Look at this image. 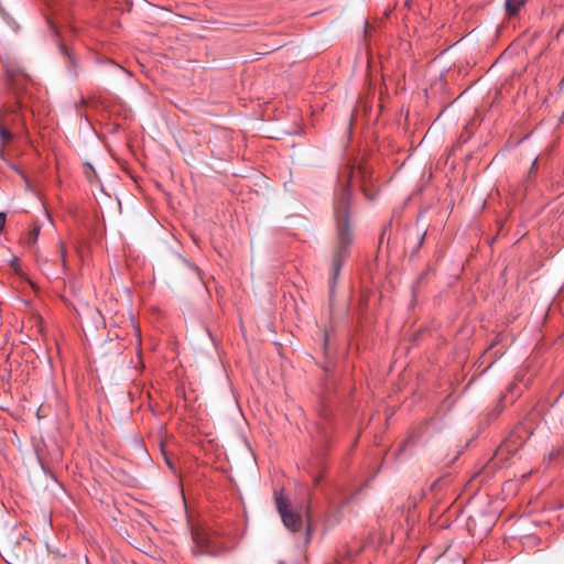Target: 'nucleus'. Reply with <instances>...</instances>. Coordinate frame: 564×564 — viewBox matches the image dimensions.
I'll use <instances>...</instances> for the list:
<instances>
[{
	"label": "nucleus",
	"mask_w": 564,
	"mask_h": 564,
	"mask_svg": "<svg viewBox=\"0 0 564 564\" xmlns=\"http://www.w3.org/2000/svg\"><path fill=\"white\" fill-rule=\"evenodd\" d=\"M352 171H348L347 183L343 186L341 192L337 194L335 199L334 213L336 223V239L332 253V273L330 288L338 279L343 263L350 257V250L354 242V236L350 228V198L349 189Z\"/></svg>",
	"instance_id": "f257e3e1"
},
{
	"label": "nucleus",
	"mask_w": 564,
	"mask_h": 564,
	"mask_svg": "<svg viewBox=\"0 0 564 564\" xmlns=\"http://www.w3.org/2000/svg\"><path fill=\"white\" fill-rule=\"evenodd\" d=\"M24 127V117L19 101H8L0 108L1 150L13 140L12 130Z\"/></svg>",
	"instance_id": "f03ea898"
},
{
	"label": "nucleus",
	"mask_w": 564,
	"mask_h": 564,
	"mask_svg": "<svg viewBox=\"0 0 564 564\" xmlns=\"http://www.w3.org/2000/svg\"><path fill=\"white\" fill-rule=\"evenodd\" d=\"M424 236H425V234H423V235L421 236V238H420V245L423 242V240H424Z\"/></svg>",
	"instance_id": "9b49d317"
},
{
	"label": "nucleus",
	"mask_w": 564,
	"mask_h": 564,
	"mask_svg": "<svg viewBox=\"0 0 564 564\" xmlns=\"http://www.w3.org/2000/svg\"><path fill=\"white\" fill-rule=\"evenodd\" d=\"M276 509L282 518L283 524L292 532H297L302 528L301 517L289 509V500L286 497L275 496Z\"/></svg>",
	"instance_id": "7ed1b4c3"
},
{
	"label": "nucleus",
	"mask_w": 564,
	"mask_h": 564,
	"mask_svg": "<svg viewBox=\"0 0 564 564\" xmlns=\"http://www.w3.org/2000/svg\"><path fill=\"white\" fill-rule=\"evenodd\" d=\"M516 388H517V383L512 382V383L509 384L508 391L512 393Z\"/></svg>",
	"instance_id": "9d476101"
},
{
	"label": "nucleus",
	"mask_w": 564,
	"mask_h": 564,
	"mask_svg": "<svg viewBox=\"0 0 564 564\" xmlns=\"http://www.w3.org/2000/svg\"><path fill=\"white\" fill-rule=\"evenodd\" d=\"M58 253L61 257L62 265L64 269H66L67 268V250H66L64 242H62V241L58 242Z\"/></svg>",
	"instance_id": "6e6552de"
},
{
	"label": "nucleus",
	"mask_w": 564,
	"mask_h": 564,
	"mask_svg": "<svg viewBox=\"0 0 564 564\" xmlns=\"http://www.w3.org/2000/svg\"><path fill=\"white\" fill-rule=\"evenodd\" d=\"M279 564H283V562H280Z\"/></svg>",
	"instance_id": "ddd939ff"
},
{
	"label": "nucleus",
	"mask_w": 564,
	"mask_h": 564,
	"mask_svg": "<svg viewBox=\"0 0 564 564\" xmlns=\"http://www.w3.org/2000/svg\"><path fill=\"white\" fill-rule=\"evenodd\" d=\"M7 223V215L4 213H0V234L2 232Z\"/></svg>",
	"instance_id": "1a4fd4ad"
},
{
	"label": "nucleus",
	"mask_w": 564,
	"mask_h": 564,
	"mask_svg": "<svg viewBox=\"0 0 564 564\" xmlns=\"http://www.w3.org/2000/svg\"><path fill=\"white\" fill-rule=\"evenodd\" d=\"M321 481V477L315 478V485H317Z\"/></svg>",
	"instance_id": "f8f14e48"
},
{
	"label": "nucleus",
	"mask_w": 564,
	"mask_h": 564,
	"mask_svg": "<svg viewBox=\"0 0 564 564\" xmlns=\"http://www.w3.org/2000/svg\"><path fill=\"white\" fill-rule=\"evenodd\" d=\"M41 228L39 226L33 227L26 235V242L29 245H34L39 238Z\"/></svg>",
	"instance_id": "0eeeda50"
},
{
	"label": "nucleus",
	"mask_w": 564,
	"mask_h": 564,
	"mask_svg": "<svg viewBox=\"0 0 564 564\" xmlns=\"http://www.w3.org/2000/svg\"><path fill=\"white\" fill-rule=\"evenodd\" d=\"M193 541L195 543V549L199 554H213L215 547L213 545L210 535L208 532L202 529H193L192 531Z\"/></svg>",
	"instance_id": "20e7f679"
},
{
	"label": "nucleus",
	"mask_w": 564,
	"mask_h": 564,
	"mask_svg": "<svg viewBox=\"0 0 564 564\" xmlns=\"http://www.w3.org/2000/svg\"><path fill=\"white\" fill-rule=\"evenodd\" d=\"M525 2L527 0H506L505 7L507 14L509 17L517 15Z\"/></svg>",
	"instance_id": "423d86ee"
},
{
	"label": "nucleus",
	"mask_w": 564,
	"mask_h": 564,
	"mask_svg": "<svg viewBox=\"0 0 564 564\" xmlns=\"http://www.w3.org/2000/svg\"><path fill=\"white\" fill-rule=\"evenodd\" d=\"M564 458V444L558 445L550 451V453L544 457V462L547 465L555 463L560 459Z\"/></svg>",
	"instance_id": "39448f33"
}]
</instances>
